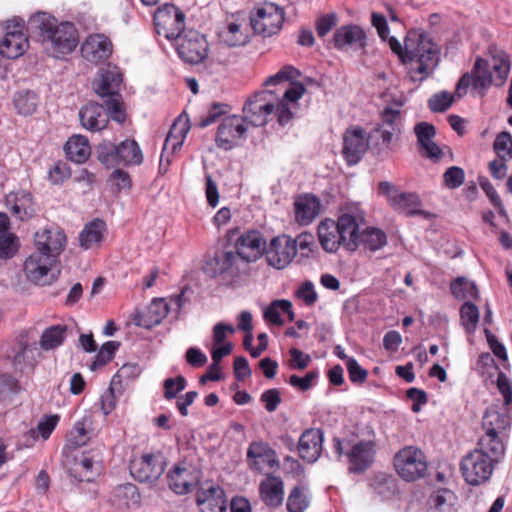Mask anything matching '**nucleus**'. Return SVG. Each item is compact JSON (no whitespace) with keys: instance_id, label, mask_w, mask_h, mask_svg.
<instances>
[{"instance_id":"1","label":"nucleus","mask_w":512,"mask_h":512,"mask_svg":"<svg viewBox=\"0 0 512 512\" xmlns=\"http://www.w3.org/2000/svg\"><path fill=\"white\" fill-rule=\"evenodd\" d=\"M389 46L401 62L411 63L410 78L412 81H423L428 78L439 62L437 46L422 33L410 31L405 39V47L395 38H389Z\"/></svg>"},{"instance_id":"2","label":"nucleus","mask_w":512,"mask_h":512,"mask_svg":"<svg viewBox=\"0 0 512 512\" xmlns=\"http://www.w3.org/2000/svg\"><path fill=\"white\" fill-rule=\"evenodd\" d=\"M27 30L38 34L49 55L61 58L72 53L78 43V31L72 22H60L49 13L37 12L30 16Z\"/></svg>"},{"instance_id":"3","label":"nucleus","mask_w":512,"mask_h":512,"mask_svg":"<svg viewBox=\"0 0 512 512\" xmlns=\"http://www.w3.org/2000/svg\"><path fill=\"white\" fill-rule=\"evenodd\" d=\"M510 71L508 55L504 51H496L490 60L477 57L470 73H465L459 79L455 96L462 97L472 85L475 89L486 90L492 84L501 86L504 84Z\"/></svg>"},{"instance_id":"4","label":"nucleus","mask_w":512,"mask_h":512,"mask_svg":"<svg viewBox=\"0 0 512 512\" xmlns=\"http://www.w3.org/2000/svg\"><path fill=\"white\" fill-rule=\"evenodd\" d=\"M333 451L338 460L346 457L347 470L351 474H362L370 469L376 457V443L372 440L333 438Z\"/></svg>"},{"instance_id":"5","label":"nucleus","mask_w":512,"mask_h":512,"mask_svg":"<svg viewBox=\"0 0 512 512\" xmlns=\"http://www.w3.org/2000/svg\"><path fill=\"white\" fill-rule=\"evenodd\" d=\"M252 32L248 13L237 11L226 16L218 32V38L228 47H242L250 42Z\"/></svg>"},{"instance_id":"6","label":"nucleus","mask_w":512,"mask_h":512,"mask_svg":"<svg viewBox=\"0 0 512 512\" xmlns=\"http://www.w3.org/2000/svg\"><path fill=\"white\" fill-rule=\"evenodd\" d=\"M185 13L173 3L165 2L153 16L154 26L158 35L169 41H174L185 30Z\"/></svg>"},{"instance_id":"7","label":"nucleus","mask_w":512,"mask_h":512,"mask_svg":"<svg viewBox=\"0 0 512 512\" xmlns=\"http://www.w3.org/2000/svg\"><path fill=\"white\" fill-rule=\"evenodd\" d=\"M253 33L270 37L277 34L284 21V10L275 2H264V6L248 14Z\"/></svg>"},{"instance_id":"8","label":"nucleus","mask_w":512,"mask_h":512,"mask_svg":"<svg viewBox=\"0 0 512 512\" xmlns=\"http://www.w3.org/2000/svg\"><path fill=\"white\" fill-rule=\"evenodd\" d=\"M394 467L405 481H415L424 477L427 460L424 453L413 446L404 447L394 457Z\"/></svg>"},{"instance_id":"9","label":"nucleus","mask_w":512,"mask_h":512,"mask_svg":"<svg viewBox=\"0 0 512 512\" xmlns=\"http://www.w3.org/2000/svg\"><path fill=\"white\" fill-rule=\"evenodd\" d=\"M166 467L165 457L162 452L144 453L130 461L131 476L141 483L152 484L164 473Z\"/></svg>"},{"instance_id":"10","label":"nucleus","mask_w":512,"mask_h":512,"mask_svg":"<svg viewBox=\"0 0 512 512\" xmlns=\"http://www.w3.org/2000/svg\"><path fill=\"white\" fill-rule=\"evenodd\" d=\"M174 41L178 56L186 63L199 64L208 56L209 44L206 37L194 29L185 31Z\"/></svg>"},{"instance_id":"11","label":"nucleus","mask_w":512,"mask_h":512,"mask_svg":"<svg viewBox=\"0 0 512 512\" xmlns=\"http://www.w3.org/2000/svg\"><path fill=\"white\" fill-rule=\"evenodd\" d=\"M495 465L497 463L491 460L489 456L483 455L474 449L463 457L460 470L468 484L478 486L490 479Z\"/></svg>"},{"instance_id":"12","label":"nucleus","mask_w":512,"mask_h":512,"mask_svg":"<svg viewBox=\"0 0 512 512\" xmlns=\"http://www.w3.org/2000/svg\"><path fill=\"white\" fill-rule=\"evenodd\" d=\"M379 193L387 198L390 206L397 212L407 216L422 215L427 217L428 213L420 209L421 200L416 193L401 192L396 186L389 182H380Z\"/></svg>"},{"instance_id":"13","label":"nucleus","mask_w":512,"mask_h":512,"mask_svg":"<svg viewBox=\"0 0 512 512\" xmlns=\"http://www.w3.org/2000/svg\"><path fill=\"white\" fill-rule=\"evenodd\" d=\"M25 22L21 18L7 21L5 34L0 42V54L8 59H16L23 55L29 47L27 35L24 33Z\"/></svg>"},{"instance_id":"14","label":"nucleus","mask_w":512,"mask_h":512,"mask_svg":"<svg viewBox=\"0 0 512 512\" xmlns=\"http://www.w3.org/2000/svg\"><path fill=\"white\" fill-rule=\"evenodd\" d=\"M57 261L53 255L34 252L24 262V274L30 282L36 285H49L57 279V275L53 272Z\"/></svg>"},{"instance_id":"15","label":"nucleus","mask_w":512,"mask_h":512,"mask_svg":"<svg viewBox=\"0 0 512 512\" xmlns=\"http://www.w3.org/2000/svg\"><path fill=\"white\" fill-rule=\"evenodd\" d=\"M265 259L269 266L281 270L288 267L295 258V242L289 235L282 234L273 237L264 250Z\"/></svg>"},{"instance_id":"16","label":"nucleus","mask_w":512,"mask_h":512,"mask_svg":"<svg viewBox=\"0 0 512 512\" xmlns=\"http://www.w3.org/2000/svg\"><path fill=\"white\" fill-rule=\"evenodd\" d=\"M247 127L244 119L238 115L225 117L218 126L215 142L226 151L238 146L245 139Z\"/></svg>"},{"instance_id":"17","label":"nucleus","mask_w":512,"mask_h":512,"mask_svg":"<svg viewBox=\"0 0 512 512\" xmlns=\"http://www.w3.org/2000/svg\"><path fill=\"white\" fill-rule=\"evenodd\" d=\"M273 91H262L248 99L243 107L245 121L251 125L259 127L264 126L268 122V117L274 112L275 105L266 99L268 94Z\"/></svg>"},{"instance_id":"18","label":"nucleus","mask_w":512,"mask_h":512,"mask_svg":"<svg viewBox=\"0 0 512 512\" xmlns=\"http://www.w3.org/2000/svg\"><path fill=\"white\" fill-rule=\"evenodd\" d=\"M35 252L53 255L58 260L66 245V235L59 227H47L37 231L34 235Z\"/></svg>"},{"instance_id":"19","label":"nucleus","mask_w":512,"mask_h":512,"mask_svg":"<svg viewBox=\"0 0 512 512\" xmlns=\"http://www.w3.org/2000/svg\"><path fill=\"white\" fill-rule=\"evenodd\" d=\"M363 221V216L358 211H349L342 213L335 225L339 231L343 247L348 251H355L359 246V224Z\"/></svg>"},{"instance_id":"20","label":"nucleus","mask_w":512,"mask_h":512,"mask_svg":"<svg viewBox=\"0 0 512 512\" xmlns=\"http://www.w3.org/2000/svg\"><path fill=\"white\" fill-rule=\"evenodd\" d=\"M368 148L366 132L361 127H351L343 135L342 155L348 165L357 164Z\"/></svg>"},{"instance_id":"21","label":"nucleus","mask_w":512,"mask_h":512,"mask_svg":"<svg viewBox=\"0 0 512 512\" xmlns=\"http://www.w3.org/2000/svg\"><path fill=\"white\" fill-rule=\"evenodd\" d=\"M200 512H226L227 498L224 490L215 484H204L196 493Z\"/></svg>"},{"instance_id":"22","label":"nucleus","mask_w":512,"mask_h":512,"mask_svg":"<svg viewBox=\"0 0 512 512\" xmlns=\"http://www.w3.org/2000/svg\"><path fill=\"white\" fill-rule=\"evenodd\" d=\"M324 433L319 428H308L300 436L297 451L302 460L308 463L316 462L321 456Z\"/></svg>"},{"instance_id":"23","label":"nucleus","mask_w":512,"mask_h":512,"mask_svg":"<svg viewBox=\"0 0 512 512\" xmlns=\"http://www.w3.org/2000/svg\"><path fill=\"white\" fill-rule=\"evenodd\" d=\"M265 240L262 234L252 230L243 233L234 245L235 250L244 263L256 261L265 250Z\"/></svg>"},{"instance_id":"24","label":"nucleus","mask_w":512,"mask_h":512,"mask_svg":"<svg viewBox=\"0 0 512 512\" xmlns=\"http://www.w3.org/2000/svg\"><path fill=\"white\" fill-rule=\"evenodd\" d=\"M112 51V42L104 34L89 35L81 46L83 57L93 63L106 61L111 56Z\"/></svg>"},{"instance_id":"25","label":"nucleus","mask_w":512,"mask_h":512,"mask_svg":"<svg viewBox=\"0 0 512 512\" xmlns=\"http://www.w3.org/2000/svg\"><path fill=\"white\" fill-rule=\"evenodd\" d=\"M167 482L175 494L186 495L199 483V474L192 467L175 466L168 472Z\"/></svg>"},{"instance_id":"26","label":"nucleus","mask_w":512,"mask_h":512,"mask_svg":"<svg viewBox=\"0 0 512 512\" xmlns=\"http://www.w3.org/2000/svg\"><path fill=\"white\" fill-rule=\"evenodd\" d=\"M244 263L237 251L234 249L217 252L215 256L206 263L207 270L212 276L229 274L234 276L238 274L239 264Z\"/></svg>"},{"instance_id":"27","label":"nucleus","mask_w":512,"mask_h":512,"mask_svg":"<svg viewBox=\"0 0 512 512\" xmlns=\"http://www.w3.org/2000/svg\"><path fill=\"white\" fill-rule=\"evenodd\" d=\"M511 414L500 412L493 408H488L482 418V430L484 433L497 434L498 436L508 438L511 428Z\"/></svg>"},{"instance_id":"28","label":"nucleus","mask_w":512,"mask_h":512,"mask_svg":"<svg viewBox=\"0 0 512 512\" xmlns=\"http://www.w3.org/2000/svg\"><path fill=\"white\" fill-rule=\"evenodd\" d=\"M321 201L313 194H304L294 202L295 220L300 225H309L319 215Z\"/></svg>"},{"instance_id":"29","label":"nucleus","mask_w":512,"mask_h":512,"mask_svg":"<svg viewBox=\"0 0 512 512\" xmlns=\"http://www.w3.org/2000/svg\"><path fill=\"white\" fill-rule=\"evenodd\" d=\"M6 204L19 220L24 221L36 214L35 205L30 192L21 190L6 197Z\"/></svg>"},{"instance_id":"30","label":"nucleus","mask_w":512,"mask_h":512,"mask_svg":"<svg viewBox=\"0 0 512 512\" xmlns=\"http://www.w3.org/2000/svg\"><path fill=\"white\" fill-rule=\"evenodd\" d=\"M333 42L338 49H343L347 46L364 48L366 44V34L358 25H345L336 29L333 35Z\"/></svg>"},{"instance_id":"31","label":"nucleus","mask_w":512,"mask_h":512,"mask_svg":"<svg viewBox=\"0 0 512 512\" xmlns=\"http://www.w3.org/2000/svg\"><path fill=\"white\" fill-rule=\"evenodd\" d=\"M81 125L90 131L102 130L108 123L107 113L103 105L89 102L79 111Z\"/></svg>"},{"instance_id":"32","label":"nucleus","mask_w":512,"mask_h":512,"mask_svg":"<svg viewBox=\"0 0 512 512\" xmlns=\"http://www.w3.org/2000/svg\"><path fill=\"white\" fill-rule=\"evenodd\" d=\"M259 492L267 506L277 508L283 503L284 483L280 477L269 475L260 483Z\"/></svg>"},{"instance_id":"33","label":"nucleus","mask_w":512,"mask_h":512,"mask_svg":"<svg viewBox=\"0 0 512 512\" xmlns=\"http://www.w3.org/2000/svg\"><path fill=\"white\" fill-rule=\"evenodd\" d=\"M414 133L426 157L439 159L442 156V150L433 141L436 135V129L432 124L419 122L414 126Z\"/></svg>"},{"instance_id":"34","label":"nucleus","mask_w":512,"mask_h":512,"mask_svg":"<svg viewBox=\"0 0 512 512\" xmlns=\"http://www.w3.org/2000/svg\"><path fill=\"white\" fill-rule=\"evenodd\" d=\"M507 438L497 434L483 433L477 442L476 451L489 456L497 464L503 459L506 450L505 440Z\"/></svg>"},{"instance_id":"35","label":"nucleus","mask_w":512,"mask_h":512,"mask_svg":"<svg viewBox=\"0 0 512 512\" xmlns=\"http://www.w3.org/2000/svg\"><path fill=\"white\" fill-rule=\"evenodd\" d=\"M121 83L122 74L116 69H108L93 82V89L100 97L119 96Z\"/></svg>"},{"instance_id":"36","label":"nucleus","mask_w":512,"mask_h":512,"mask_svg":"<svg viewBox=\"0 0 512 512\" xmlns=\"http://www.w3.org/2000/svg\"><path fill=\"white\" fill-rule=\"evenodd\" d=\"M335 221L325 219L318 225V238L322 248L328 253L336 252L340 246H343L339 231L337 230Z\"/></svg>"},{"instance_id":"37","label":"nucleus","mask_w":512,"mask_h":512,"mask_svg":"<svg viewBox=\"0 0 512 512\" xmlns=\"http://www.w3.org/2000/svg\"><path fill=\"white\" fill-rule=\"evenodd\" d=\"M29 341L26 333L22 332L15 341L8 347L5 355L11 361L14 368L23 370V368L30 363L28 352Z\"/></svg>"},{"instance_id":"38","label":"nucleus","mask_w":512,"mask_h":512,"mask_svg":"<svg viewBox=\"0 0 512 512\" xmlns=\"http://www.w3.org/2000/svg\"><path fill=\"white\" fill-rule=\"evenodd\" d=\"M169 307L164 299H154L148 307L146 314L138 315L135 322L138 326L152 328L162 322L167 316Z\"/></svg>"},{"instance_id":"39","label":"nucleus","mask_w":512,"mask_h":512,"mask_svg":"<svg viewBox=\"0 0 512 512\" xmlns=\"http://www.w3.org/2000/svg\"><path fill=\"white\" fill-rule=\"evenodd\" d=\"M64 150L68 159L78 164L84 163L91 154L89 141L82 135L71 136L66 142Z\"/></svg>"},{"instance_id":"40","label":"nucleus","mask_w":512,"mask_h":512,"mask_svg":"<svg viewBox=\"0 0 512 512\" xmlns=\"http://www.w3.org/2000/svg\"><path fill=\"white\" fill-rule=\"evenodd\" d=\"M106 232V224L103 220L95 219L86 224L79 235L80 245L85 249H90L101 243Z\"/></svg>"},{"instance_id":"41","label":"nucleus","mask_w":512,"mask_h":512,"mask_svg":"<svg viewBox=\"0 0 512 512\" xmlns=\"http://www.w3.org/2000/svg\"><path fill=\"white\" fill-rule=\"evenodd\" d=\"M101 463L102 456L100 451L91 450L83 452L78 463V466L83 470V473L80 474L79 481H92L93 477L100 472Z\"/></svg>"},{"instance_id":"42","label":"nucleus","mask_w":512,"mask_h":512,"mask_svg":"<svg viewBox=\"0 0 512 512\" xmlns=\"http://www.w3.org/2000/svg\"><path fill=\"white\" fill-rule=\"evenodd\" d=\"M119 165H140L143 154L135 140L126 139L118 145Z\"/></svg>"},{"instance_id":"43","label":"nucleus","mask_w":512,"mask_h":512,"mask_svg":"<svg viewBox=\"0 0 512 512\" xmlns=\"http://www.w3.org/2000/svg\"><path fill=\"white\" fill-rule=\"evenodd\" d=\"M67 334V326L53 325L46 328L40 337V347L45 350H54L64 342Z\"/></svg>"},{"instance_id":"44","label":"nucleus","mask_w":512,"mask_h":512,"mask_svg":"<svg viewBox=\"0 0 512 512\" xmlns=\"http://www.w3.org/2000/svg\"><path fill=\"white\" fill-rule=\"evenodd\" d=\"M452 295L459 299H477L479 297L478 288L473 281H469L465 277H457L450 284Z\"/></svg>"},{"instance_id":"45","label":"nucleus","mask_w":512,"mask_h":512,"mask_svg":"<svg viewBox=\"0 0 512 512\" xmlns=\"http://www.w3.org/2000/svg\"><path fill=\"white\" fill-rule=\"evenodd\" d=\"M13 104L19 114L28 116L36 111L38 96L33 91H19L14 95Z\"/></svg>"},{"instance_id":"46","label":"nucleus","mask_w":512,"mask_h":512,"mask_svg":"<svg viewBox=\"0 0 512 512\" xmlns=\"http://www.w3.org/2000/svg\"><path fill=\"white\" fill-rule=\"evenodd\" d=\"M387 243L386 234L374 227H368L364 229L359 238V245L362 244L366 249L370 251H377L385 246Z\"/></svg>"},{"instance_id":"47","label":"nucleus","mask_w":512,"mask_h":512,"mask_svg":"<svg viewBox=\"0 0 512 512\" xmlns=\"http://www.w3.org/2000/svg\"><path fill=\"white\" fill-rule=\"evenodd\" d=\"M92 423L93 421L90 415H85L75 422L70 432V441L73 445L82 446L87 443L92 432Z\"/></svg>"},{"instance_id":"48","label":"nucleus","mask_w":512,"mask_h":512,"mask_svg":"<svg viewBox=\"0 0 512 512\" xmlns=\"http://www.w3.org/2000/svg\"><path fill=\"white\" fill-rule=\"evenodd\" d=\"M98 160L106 167L119 165L118 145L109 141H103L96 148Z\"/></svg>"},{"instance_id":"49","label":"nucleus","mask_w":512,"mask_h":512,"mask_svg":"<svg viewBox=\"0 0 512 512\" xmlns=\"http://www.w3.org/2000/svg\"><path fill=\"white\" fill-rule=\"evenodd\" d=\"M189 131V128L183 124L182 127L178 128L177 122L173 124L171 127L166 140L164 142V152H167L171 149V154L175 153L179 150L184 142V139Z\"/></svg>"},{"instance_id":"50","label":"nucleus","mask_w":512,"mask_h":512,"mask_svg":"<svg viewBox=\"0 0 512 512\" xmlns=\"http://www.w3.org/2000/svg\"><path fill=\"white\" fill-rule=\"evenodd\" d=\"M309 499L303 486H295L288 498L286 508L289 512H304L309 506Z\"/></svg>"},{"instance_id":"51","label":"nucleus","mask_w":512,"mask_h":512,"mask_svg":"<svg viewBox=\"0 0 512 512\" xmlns=\"http://www.w3.org/2000/svg\"><path fill=\"white\" fill-rule=\"evenodd\" d=\"M119 346L120 343L116 341H107L104 343L98 351L95 360L91 363L90 369L95 371L108 364L113 359Z\"/></svg>"},{"instance_id":"52","label":"nucleus","mask_w":512,"mask_h":512,"mask_svg":"<svg viewBox=\"0 0 512 512\" xmlns=\"http://www.w3.org/2000/svg\"><path fill=\"white\" fill-rule=\"evenodd\" d=\"M460 318L467 332L475 330L479 321V309L470 301H466L460 308Z\"/></svg>"},{"instance_id":"53","label":"nucleus","mask_w":512,"mask_h":512,"mask_svg":"<svg viewBox=\"0 0 512 512\" xmlns=\"http://www.w3.org/2000/svg\"><path fill=\"white\" fill-rule=\"evenodd\" d=\"M493 149L497 156L508 161L512 158V136L508 132L499 133L493 143Z\"/></svg>"},{"instance_id":"54","label":"nucleus","mask_w":512,"mask_h":512,"mask_svg":"<svg viewBox=\"0 0 512 512\" xmlns=\"http://www.w3.org/2000/svg\"><path fill=\"white\" fill-rule=\"evenodd\" d=\"M289 309V300H274L264 311V318L273 325H283L280 312Z\"/></svg>"},{"instance_id":"55","label":"nucleus","mask_w":512,"mask_h":512,"mask_svg":"<svg viewBox=\"0 0 512 512\" xmlns=\"http://www.w3.org/2000/svg\"><path fill=\"white\" fill-rule=\"evenodd\" d=\"M403 105L401 101L396 102V108L392 106H386L381 112V121L384 127L398 128L401 132V114L400 107Z\"/></svg>"},{"instance_id":"56","label":"nucleus","mask_w":512,"mask_h":512,"mask_svg":"<svg viewBox=\"0 0 512 512\" xmlns=\"http://www.w3.org/2000/svg\"><path fill=\"white\" fill-rule=\"evenodd\" d=\"M454 102V96L447 91L435 93L428 100V107L432 112L440 113L448 110Z\"/></svg>"},{"instance_id":"57","label":"nucleus","mask_w":512,"mask_h":512,"mask_svg":"<svg viewBox=\"0 0 512 512\" xmlns=\"http://www.w3.org/2000/svg\"><path fill=\"white\" fill-rule=\"evenodd\" d=\"M300 76V72L291 65H285L276 74L269 76L264 85H278L286 81L296 80Z\"/></svg>"},{"instance_id":"58","label":"nucleus","mask_w":512,"mask_h":512,"mask_svg":"<svg viewBox=\"0 0 512 512\" xmlns=\"http://www.w3.org/2000/svg\"><path fill=\"white\" fill-rule=\"evenodd\" d=\"M187 382L182 375H178L175 378H167L164 380V398L171 400L177 397V395L186 388Z\"/></svg>"},{"instance_id":"59","label":"nucleus","mask_w":512,"mask_h":512,"mask_svg":"<svg viewBox=\"0 0 512 512\" xmlns=\"http://www.w3.org/2000/svg\"><path fill=\"white\" fill-rule=\"evenodd\" d=\"M18 238L11 233L0 237V259H10L18 251Z\"/></svg>"},{"instance_id":"60","label":"nucleus","mask_w":512,"mask_h":512,"mask_svg":"<svg viewBox=\"0 0 512 512\" xmlns=\"http://www.w3.org/2000/svg\"><path fill=\"white\" fill-rule=\"evenodd\" d=\"M20 391L19 381L11 375L0 376V401L8 399L11 395Z\"/></svg>"},{"instance_id":"61","label":"nucleus","mask_w":512,"mask_h":512,"mask_svg":"<svg viewBox=\"0 0 512 512\" xmlns=\"http://www.w3.org/2000/svg\"><path fill=\"white\" fill-rule=\"evenodd\" d=\"M443 180L447 188L456 189L464 183V170L458 166H451L443 174Z\"/></svg>"},{"instance_id":"62","label":"nucleus","mask_w":512,"mask_h":512,"mask_svg":"<svg viewBox=\"0 0 512 512\" xmlns=\"http://www.w3.org/2000/svg\"><path fill=\"white\" fill-rule=\"evenodd\" d=\"M106 113L109 115L114 121L118 123H123L126 119V114L122 108L121 96H112L109 97L106 102Z\"/></svg>"},{"instance_id":"63","label":"nucleus","mask_w":512,"mask_h":512,"mask_svg":"<svg viewBox=\"0 0 512 512\" xmlns=\"http://www.w3.org/2000/svg\"><path fill=\"white\" fill-rule=\"evenodd\" d=\"M318 375L319 374L316 370L307 372L303 377L291 375L288 383L298 390L304 392L312 388L314 381L318 378Z\"/></svg>"},{"instance_id":"64","label":"nucleus","mask_w":512,"mask_h":512,"mask_svg":"<svg viewBox=\"0 0 512 512\" xmlns=\"http://www.w3.org/2000/svg\"><path fill=\"white\" fill-rule=\"evenodd\" d=\"M270 447L262 442H253L249 445L247 450V458L251 461V465L255 469H260V461L257 458L267 456L270 452Z\"/></svg>"}]
</instances>
